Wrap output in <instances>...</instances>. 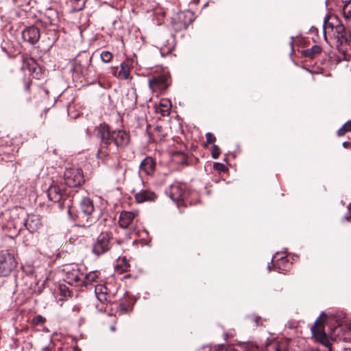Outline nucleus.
Segmentation results:
<instances>
[{"label": "nucleus", "mask_w": 351, "mask_h": 351, "mask_svg": "<svg viewBox=\"0 0 351 351\" xmlns=\"http://www.w3.org/2000/svg\"><path fill=\"white\" fill-rule=\"evenodd\" d=\"M289 341L282 340L274 343L271 346L273 351H289Z\"/></svg>", "instance_id": "22"}, {"label": "nucleus", "mask_w": 351, "mask_h": 351, "mask_svg": "<svg viewBox=\"0 0 351 351\" xmlns=\"http://www.w3.org/2000/svg\"><path fill=\"white\" fill-rule=\"evenodd\" d=\"M130 75V68L127 63L123 62L120 65V71L117 77L121 79H128Z\"/></svg>", "instance_id": "24"}, {"label": "nucleus", "mask_w": 351, "mask_h": 351, "mask_svg": "<svg viewBox=\"0 0 351 351\" xmlns=\"http://www.w3.org/2000/svg\"><path fill=\"white\" fill-rule=\"evenodd\" d=\"M132 193L134 195L136 202L138 204L154 201L156 198L155 193L149 189H141L140 191L133 189Z\"/></svg>", "instance_id": "12"}, {"label": "nucleus", "mask_w": 351, "mask_h": 351, "mask_svg": "<svg viewBox=\"0 0 351 351\" xmlns=\"http://www.w3.org/2000/svg\"><path fill=\"white\" fill-rule=\"evenodd\" d=\"M171 104L168 99H162L160 104L156 106V111L160 113L162 116H167L169 114Z\"/></svg>", "instance_id": "19"}, {"label": "nucleus", "mask_w": 351, "mask_h": 351, "mask_svg": "<svg viewBox=\"0 0 351 351\" xmlns=\"http://www.w3.org/2000/svg\"><path fill=\"white\" fill-rule=\"evenodd\" d=\"M60 291L61 294L63 295L64 296H66L67 294L68 295L70 294V292L69 291V290L67 289V288L66 287L65 285H60Z\"/></svg>", "instance_id": "35"}, {"label": "nucleus", "mask_w": 351, "mask_h": 351, "mask_svg": "<svg viewBox=\"0 0 351 351\" xmlns=\"http://www.w3.org/2000/svg\"><path fill=\"white\" fill-rule=\"evenodd\" d=\"M171 47H167V52H169L171 50Z\"/></svg>", "instance_id": "44"}, {"label": "nucleus", "mask_w": 351, "mask_h": 351, "mask_svg": "<svg viewBox=\"0 0 351 351\" xmlns=\"http://www.w3.org/2000/svg\"><path fill=\"white\" fill-rule=\"evenodd\" d=\"M286 261H287V260H286V258H280V262H281V263H285V262H286Z\"/></svg>", "instance_id": "43"}, {"label": "nucleus", "mask_w": 351, "mask_h": 351, "mask_svg": "<svg viewBox=\"0 0 351 351\" xmlns=\"http://www.w3.org/2000/svg\"><path fill=\"white\" fill-rule=\"evenodd\" d=\"M156 169V163L152 158L146 157L140 165V171L147 176H153Z\"/></svg>", "instance_id": "17"}, {"label": "nucleus", "mask_w": 351, "mask_h": 351, "mask_svg": "<svg viewBox=\"0 0 351 351\" xmlns=\"http://www.w3.org/2000/svg\"><path fill=\"white\" fill-rule=\"evenodd\" d=\"M47 196L51 201L58 202L62 198L63 191L57 184L53 183L48 188Z\"/></svg>", "instance_id": "16"}, {"label": "nucleus", "mask_w": 351, "mask_h": 351, "mask_svg": "<svg viewBox=\"0 0 351 351\" xmlns=\"http://www.w3.org/2000/svg\"><path fill=\"white\" fill-rule=\"evenodd\" d=\"M114 170L115 173L119 176H123L125 174V169L120 165L119 162H117L114 166Z\"/></svg>", "instance_id": "30"}, {"label": "nucleus", "mask_w": 351, "mask_h": 351, "mask_svg": "<svg viewBox=\"0 0 351 351\" xmlns=\"http://www.w3.org/2000/svg\"><path fill=\"white\" fill-rule=\"evenodd\" d=\"M41 351H51L48 347L43 348Z\"/></svg>", "instance_id": "41"}, {"label": "nucleus", "mask_w": 351, "mask_h": 351, "mask_svg": "<svg viewBox=\"0 0 351 351\" xmlns=\"http://www.w3.org/2000/svg\"><path fill=\"white\" fill-rule=\"evenodd\" d=\"M343 16L347 20H351V3H350V2L344 5Z\"/></svg>", "instance_id": "29"}, {"label": "nucleus", "mask_w": 351, "mask_h": 351, "mask_svg": "<svg viewBox=\"0 0 351 351\" xmlns=\"http://www.w3.org/2000/svg\"><path fill=\"white\" fill-rule=\"evenodd\" d=\"M170 197L175 202H179L186 199L188 191L186 186L180 183H174L170 187Z\"/></svg>", "instance_id": "9"}, {"label": "nucleus", "mask_w": 351, "mask_h": 351, "mask_svg": "<svg viewBox=\"0 0 351 351\" xmlns=\"http://www.w3.org/2000/svg\"><path fill=\"white\" fill-rule=\"evenodd\" d=\"M206 142L208 143H212L215 141L216 138L210 132L206 133Z\"/></svg>", "instance_id": "34"}, {"label": "nucleus", "mask_w": 351, "mask_h": 351, "mask_svg": "<svg viewBox=\"0 0 351 351\" xmlns=\"http://www.w3.org/2000/svg\"><path fill=\"white\" fill-rule=\"evenodd\" d=\"M344 127H346L347 131H351V121H347L344 125Z\"/></svg>", "instance_id": "37"}, {"label": "nucleus", "mask_w": 351, "mask_h": 351, "mask_svg": "<svg viewBox=\"0 0 351 351\" xmlns=\"http://www.w3.org/2000/svg\"><path fill=\"white\" fill-rule=\"evenodd\" d=\"M342 145L344 148H348L350 145V143L348 141H345L342 143Z\"/></svg>", "instance_id": "40"}, {"label": "nucleus", "mask_w": 351, "mask_h": 351, "mask_svg": "<svg viewBox=\"0 0 351 351\" xmlns=\"http://www.w3.org/2000/svg\"><path fill=\"white\" fill-rule=\"evenodd\" d=\"M168 86V77L166 75H160L149 80V86L152 91L165 90Z\"/></svg>", "instance_id": "11"}, {"label": "nucleus", "mask_w": 351, "mask_h": 351, "mask_svg": "<svg viewBox=\"0 0 351 351\" xmlns=\"http://www.w3.org/2000/svg\"><path fill=\"white\" fill-rule=\"evenodd\" d=\"M24 225L29 232H36L42 228L41 217L35 214L28 215Z\"/></svg>", "instance_id": "14"}, {"label": "nucleus", "mask_w": 351, "mask_h": 351, "mask_svg": "<svg viewBox=\"0 0 351 351\" xmlns=\"http://www.w3.org/2000/svg\"><path fill=\"white\" fill-rule=\"evenodd\" d=\"M179 22L176 24L175 28L178 30L185 29L194 21L193 13L190 10L182 12L178 15Z\"/></svg>", "instance_id": "13"}, {"label": "nucleus", "mask_w": 351, "mask_h": 351, "mask_svg": "<svg viewBox=\"0 0 351 351\" xmlns=\"http://www.w3.org/2000/svg\"><path fill=\"white\" fill-rule=\"evenodd\" d=\"M137 212L123 211L119 216V223L123 228H128L133 222L134 218L137 216Z\"/></svg>", "instance_id": "15"}, {"label": "nucleus", "mask_w": 351, "mask_h": 351, "mask_svg": "<svg viewBox=\"0 0 351 351\" xmlns=\"http://www.w3.org/2000/svg\"><path fill=\"white\" fill-rule=\"evenodd\" d=\"M112 53L108 51H104L100 54V58L104 62H110L112 59Z\"/></svg>", "instance_id": "27"}, {"label": "nucleus", "mask_w": 351, "mask_h": 351, "mask_svg": "<svg viewBox=\"0 0 351 351\" xmlns=\"http://www.w3.org/2000/svg\"><path fill=\"white\" fill-rule=\"evenodd\" d=\"M110 330L112 331V332H114L116 330V328L115 326H112L110 327Z\"/></svg>", "instance_id": "42"}, {"label": "nucleus", "mask_w": 351, "mask_h": 351, "mask_svg": "<svg viewBox=\"0 0 351 351\" xmlns=\"http://www.w3.org/2000/svg\"><path fill=\"white\" fill-rule=\"evenodd\" d=\"M97 278H98V274H97V271H90L86 276H84L83 274L82 281H84V282H83L82 286L84 285V286L86 287L88 285H90L93 282H96Z\"/></svg>", "instance_id": "20"}, {"label": "nucleus", "mask_w": 351, "mask_h": 351, "mask_svg": "<svg viewBox=\"0 0 351 351\" xmlns=\"http://www.w3.org/2000/svg\"><path fill=\"white\" fill-rule=\"evenodd\" d=\"M23 67L28 69L30 72H35L37 69V64L33 58H29L24 59Z\"/></svg>", "instance_id": "26"}, {"label": "nucleus", "mask_w": 351, "mask_h": 351, "mask_svg": "<svg viewBox=\"0 0 351 351\" xmlns=\"http://www.w3.org/2000/svg\"><path fill=\"white\" fill-rule=\"evenodd\" d=\"M74 208L71 206L69 208L68 213L70 215L75 216V219L82 226H88L93 221L92 214L94 211V206L93 201L88 197L82 199L79 210L74 213Z\"/></svg>", "instance_id": "2"}, {"label": "nucleus", "mask_w": 351, "mask_h": 351, "mask_svg": "<svg viewBox=\"0 0 351 351\" xmlns=\"http://www.w3.org/2000/svg\"><path fill=\"white\" fill-rule=\"evenodd\" d=\"M17 262L13 254L4 252L0 254V277H5L16 268Z\"/></svg>", "instance_id": "6"}, {"label": "nucleus", "mask_w": 351, "mask_h": 351, "mask_svg": "<svg viewBox=\"0 0 351 351\" xmlns=\"http://www.w3.org/2000/svg\"><path fill=\"white\" fill-rule=\"evenodd\" d=\"M324 33L331 34L338 40L344 38L346 35L344 25L337 17L332 18L331 21L325 23Z\"/></svg>", "instance_id": "7"}, {"label": "nucleus", "mask_w": 351, "mask_h": 351, "mask_svg": "<svg viewBox=\"0 0 351 351\" xmlns=\"http://www.w3.org/2000/svg\"><path fill=\"white\" fill-rule=\"evenodd\" d=\"M348 208L349 210H351V203L348 204Z\"/></svg>", "instance_id": "45"}, {"label": "nucleus", "mask_w": 351, "mask_h": 351, "mask_svg": "<svg viewBox=\"0 0 351 351\" xmlns=\"http://www.w3.org/2000/svg\"><path fill=\"white\" fill-rule=\"evenodd\" d=\"M43 21L46 25L51 26L53 27L52 30H55L57 27L58 19L56 13H52L51 16H45Z\"/></svg>", "instance_id": "21"}, {"label": "nucleus", "mask_w": 351, "mask_h": 351, "mask_svg": "<svg viewBox=\"0 0 351 351\" xmlns=\"http://www.w3.org/2000/svg\"><path fill=\"white\" fill-rule=\"evenodd\" d=\"M326 317L324 313H322L319 317L315 321L314 325L311 328L313 337L316 341L322 343L326 347L330 346L328 336L324 331V325L326 322Z\"/></svg>", "instance_id": "3"}, {"label": "nucleus", "mask_w": 351, "mask_h": 351, "mask_svg": "<svg viewBox=\"0 0 351 351\" xmlns=\"http://www.w3.org/2000/svg\"><path fill=\"white\" fill-rule=\"evenodd\" d=\"M24 41L31 45L36 44L40 39V30L35 26H29L26 27L21 33Z\"/></svg>", "instance_id": "10"}, {"label": "nucleus", "mask_w": 351, "mask_h": 351, "mask_svg": "<svg viewBox=\"0 0 351 351\" xmlns=\"http://www.w3.org/2000/svg\"><path fill=\"white\" fill-rule=\"evenodd\" d=\"M95 293L97 299L101 302H104L108 300V288L106 285L102 284L97 285L95 287Z\"/></svg>", "instance_id": "18"}, {"label": "nucleus", "mask_w": 351, "mask_h": 351, "mask_svg": "<svg viewBox=\"0 0 351 351\" xmlns=\"http://www.w3.org/2000/svg\"><path fill=\"white\" fill-rule=\"evenodd\" d=\"M98 136L101 138V147L98 150V157L102 158L108 155V146L112 143L117 148L125 147L130 141L129 134L123 130H117L110 132L109 127L106 123L100 124L98 128Z\"/></svg>", "instance_id": "1"}, {"label": "nucleus", "mask_w": 351, "mask_h": 351, "mask_svg": "<svg viewBox=\"0 0 351 351\" xmlns=\"http://www.w3.org/2000/svg\"><path fill=\"white\" fill-rule=\"evenodd\" d=\"M64 280L67 284L77 287L82 286L83 273L77 265H71L66 266L64 269Z\"/></svg>", "instance_id": "4"}, {"label": "nucleus", "mask_w": 351, "mask_h": 351, "mask_svg": "<svg viewBox=\"0 0 351 351\" xmlns=\"http://www.w3.org/2000/svg\"><path fill=\"white\" fill-rule=\"evenodd\" d=\"M45 320V318L41 315H37L33 319V322L35 324H40L44 323Z\"/></svg>", "instance_id": "33"}, {"label": "nucleus", "mask_w": 351, "mask_h": 351, "mask_svg": "<svg viewBox=\"0 0 351 351\" xmlns=\"http://www.w3.org/2000/svg\"><path fill=\"white\" fill-rule=\"evenodd\" d=\"M87 0H69V3L75 12L81 11L85 7Z\"/></svg>", "instance_id": "23"}, {"label": "nucleus", "mask_w": 351, "mask_h": 351, "mask_svg": "<svg viewBox=\"0 0 351 351\" xmlns=\"http://www.w3.org/2000/svg\"><path fill=\"white\" fill-rule=\"evenodd\" d=\"M30 84H31V82L29 80H25V89L27 90H29V87H30Z\"/></svg>", "instance_id": "39"}, {"label": "nucleus", "mask_w": 351, "mask_h": 351, "mask_svg": "<svg viewBox=\"0 0 351 351\" xmlns=\"http://www.w3.org/2000/svg\"><path fill=\"white\" fill-rule=\"evenodd\" d=\"M64 180L65 184L69 187L80 186L84 181L81 169L74 167L66 169Z\"/></svg>", "instance_id": "5"}, {"label": "nucleus", "mask_w": 351, "mask_h": 351, "mask_svg": "<svg viewBox=\"0 0 351 351\" xmlns=\"http://www.w3.org/2000/svg\"><path fill=\"white\" fill-rule=\"evenodd\" d=\"M156 128V130H159L160 129V127L157 126Z\"/></svg>", "instance_id": "46"}, {"label": "nucleus", "mask_w": 351, "mask_h": 351, "mask_svg": "<svg viewBox=\"0 0 351 351\" xmlns=\"http://www.w3.org/2000/svg\"><path fill=\"white\" fill-rule=\"evenodd\" d=\"M119 308L121 311H124V312H126L128 311V308H127V306L124 303H121L120 305H119Z\"/></svg>", "instance_id": "38"}, {"label": "nucleus", "mask_w": 351, "mask_h": 351, "mask_svg": "<svg viewBox=\"0 0 351 351\" xmlns=\"http://www.w3.org/2000/svg\"><path fill=\"white\" fill-rule=\"evenodd\" d=\"M213 168H214V169L219 171H225L226 170L225 165L220 162L214 163Z\"/></svg>", "instance_id": "32"}, {"label": "nucleus", "mask_w": 351, "mask_h": 351, "mask_svg": "<svg viewBox=\"0 0 351 351\" xmlns=\"http://www.w3.org/2000/svg\"><path fill=\"white\" fill-rule=\"evenodd\" d=\"M161 51H163L164 52H165V51H166V50H165V49H162V48L161 47Z\"/></svg>", "instance_id": "47"}, {"label": "nucleus", "mask_w": 351, "mask_h": 351, "mask_svg": "<svg viewBox=\"0 0 351 351\" xmlns=\"http://www.w3.org/2000/svg\"><path fill=\"white\" fill-rule=\"evenodd\" d=\"M221 154L220 148L216 145H213L212 146V157L215 159L217 158Z\"/></svg>", "instance_id": "31"}, {"label": "nucleus", "mask_w": 351, "mask_h": 351, "mask_svg": "<svg viewBox=\"0 0 351 351\" xmlns=\"http://www.w3.org/2000/svg\"><path fill=\"white\" fill-rule=\"evenodd\" d=\"M350 3H351V1H350Z\"/></svg>", "instance_id": "48"}, {"label": "nucleus", "mask_w": 351, "mask_h": 351, "mask_svg": "<svg viewBox=\"0 0 351 351\" xmlns=\"http://www.w3.org/2000/svg\"><path fill=\"white\" fill-rule=\"evenodd\" d=\"M346 132H348V131H347V130H346V127H344V126L343 125L341 128H339V129L338 130V131H337V134H338L339 136H343V135L346 134Z\"/></svg>", "instance_id": "36"}, {"label": "nucleus", "mask_w": 351, "mask_h": 351, "mask_svg": "<svg viewBox=\"0 0 351 351\" xmlns=\"http://www.w3.org/2000/svg\"><path fill=\"white\" fill-rule=\"evenodd\" d=\"M110 237L107 232L101 233L96 239L93 245L92 252L96 256L101 255L108 252L110 247Z\"/></svg>", "instance_id": "8"}, {"label": "nucleus", "mask_w": 351, "mask_h": 351, "mask_svg": "<svg viewBox=\"0 0 351 351\" xmlns=\"http://www.w3.org/2000/svg\"><path fill=\"white\" fill-rule=\"evenodd\" d=\"M322 51L321 47L319 45H313L311 48L307 49L305 51L304 55L310 58H315L317 55L319 54Z\"/></svg>", "instance_id": "25"}, {"label": "nucleus", "mask_w": 351, "mask_h": 351, "mask_svg": "<svg viewBox=\"0 0 351 351\" xmlns=\"http://www.w3.org/2000/svg\"><path fill=\"white\" fill-rule=\"evenodd\" d=\"M130 267V264L126 261L125 258H123L122 260V263L119 265H117V269L120 273L126 271Z\"/></svg>", "instance_id": "28"}]
</instances>
